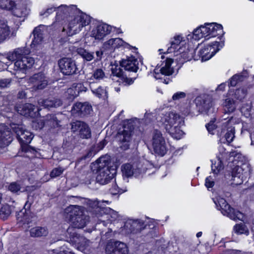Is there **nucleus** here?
Here are the masks:
<instances>
[{"label": "nucleus", "mask_w": 254, "mask_h": 254, "mask_svg": "<svg viewBox=\"0 0 254 254\" xmlns=\"http://www.w3.org/2000/svg\"><path fill=\"white\" fill-rule=\"evenodd\" d=\"M215 123V120L214 119L211 120L208 124L206 125V127L208 130V131L212 134H214L215 132V130L217 129V131L218 133H219L220 129L223 127L224 126H222V122Z\"/></svg>", "instance_id": "nucleus-43"}, {"label": "nucleus", "mask_w": 254, "mask_h": 254, "mask_svg": "<svg viewBox=\"0 0 254 254\" xmlns=\"http://www.w3.org/2000/svg\"><path fill=\"white\" fill-rule=\"evenodd\" d=\"M29 200V197H28V200L26 202L23 209L16 213L17 219L20 222L28 221L30 218L33 217V214L29 210L32 202H30Z\"/></svg>", "instance_id": "nucleus-33"}, {"label": "nucleus", "mask_w": 254, "mask_h": 254, "mask_svg": "<svg viewBox=\"0 0 254 254\" xmlns=\"http://www.w3.org/2000/svg\"><path fill=\"white\" fill-rule=\"evenodd\" d=\"M64 213L66 214V218L70 221L75 220L78 222L77 218H81L85 216L84 208L78 205H70L65 209Z\"/></svg>", "instance_id": "nucleus-22"}, {"label": "nucleus", "mask_w": 254, "mask_h": 254, "mask_svg": "<svg viewBox=\"0 0 254 254\" xmlns=\"http://www.w3.org/2000/svg\"><path fill=\"white\" fill-rule=\"evenodd\" d=\"M56 21L66 20L67 23L63 27V32L71 36L81 31L91 21V17L81 11L76 5L62 4L57 8Z\"/></svg>", "instance_id": "nucleus-1"}, {"label": "nucleus", "mask_w": 254, "mask_h": 254, "mask_svg": "<svg viewBox=\"0 0 254 254\" xmlns=\"http://www.w3.org/2000/svg\"><path fill=\"white\" fill-rule=\"evenodd\" d=\"M252 103H247L244 105L241 109V113L247 118H248L251 115V112L252 110Z\"/></svg>", "instance_id": "nucleus-54"}, {"label": "nucleus", "mask_w": 254, "mask_h": 254, "mask_svg": "<svg viewBox=\"0 0 254 254\" xmlns=\"http://www.w3.org/2000/svg\"><path fill=\"white\" fill-rule=\"evenodd\" d=\"M246 77V75H244L242 73L236 74L231 78L228 84L229 86L234 87L237 85L238 82L242 81Z\"/></svg>", "instance_id": "nucleus-51"}, {"label": "nucleus", "mask_w": 254, "mask_h": 254, "mask_svg": "<svg viewBox=\"0 0 254 254\" xmlns=\"http://www.w3.org/2000/svg\"><path fill=\"white\" fill-rule=\"evenodd\" d=\"M105 202L107 204H110V202L108 200L103 201L102 202L98 201L97 199H85L84 203L87 206L88 211L92 215H95L97 217H99L102 214V212L104 211V208L102 207V203Z\"/></svg>", "instance_id": "nucleus-19"}, {"label": "nucleus", "mask_w": 254, "mask_h": 254, "mask_svg": "<svg viewBox=\"0 0 254 254\" xmlns=\"http://www.w3.org/2000/svg\"><path fill=\"white\" fill-rule=\"evenodd\" d=\"M131 135L130 129H126L125 128L123 130L118 132L116 138L122 150H126L129 148L131 139Z\"/></svg>", "instance_id": "nucleus-24"}, {"label": "nucleus", "mask_w": 254, "mask_h": 254, "mask_svg": "<svg viewBox=\"0 0 254 254\" xmlns=\"http://www.w3.org/2000/svg\"><path fill=\"white\" fill-rule=\"evenodd\" d=\"M110 191L112 194L116 195L120 193L121 191L119 188L115 184L112 186V188L110 189Z\"/></svg>", "instance_id": "nucleus-61"}, {"label": "nucleus", "mask_w": 254, "mask_h": 254, "mask_svg": "<svg viewBox=\"0 0 254 254\" xmlns=\"http://www.w3.org/2000/svg\"><path fill=\"white\" fill-rule=\"evenodd\" d=\"M106 252L107 254H128V249L124 243L116 241L107 245Z\"/></svg>", "instance_id": "nucleus-25"}, {"label": "nucleus", "mask_w": 254, "mask_h": 254, "mask_svg": "<svg viewBox=\"0 0 254 254\" xmlns=\"http://www.w3.org/2000/svg\"><path fill=\"white\" fill-rule=\"evenodd\" d=\"M16 111L19 114L27 117L34 118L40 115V109H37L35 106L30 103L17 106Z\"/></svg>", "instance_id": "nucleus-23"}, {"label": "nucleus", "mask_w": 254, "mask_h": 254, "mask_svg": "<svg viewBox=\"0 0 254 254\" xmlns=\"http://www.w3.org/2000/svg\"><path fill=\"white\" fill-rule=\"evenodd\" d=\"M89 85L95 96L102 99H105L108 98V92L106 87H103L101 86L95 87V84H90Z\"/></svg>", "instance_id": "nucleus-39"}, {"label": "nucleus", "mask_w": 254, "mask_h": 254, "mask_svg": "<svg viewBox=\"0 0 254 254\" xmlns=\"http://www.w3.org/2000/svg\"><path fill=\"white\" fill-rule=\"evenodd\" d=\"M92 111V107L89 103H77L72 108L71 112L73 114H77L82 116L88 114Z\"/></svg>", "instance_id": "nucleus-30"}, {"label": "nucleus", "mask_w": 254, "mask_h": 254, "mask_svg": "<svg viewBox=\"0 0 254 254\" xmlns=\"http://www.w3.org/2000/svg\"><path fill=\"white\" fill-rule=\"evenodd\" d=\"M224 111L229 113L233 112L236 109V105L233 99L228 98L223 103Z\"/></svg>", "instance_id": "nucleus-47"}, {"label": "nucleus", "mask_w": 254, "mask_h": 254, "mask_svg": "<svg viewBox=\"0 0 254 254\" xmlns=\"http://www.w3.org/2000/svg\"><path fill=\"white\" fill-rule=\"evenodd\" d=\"M217 210L221 211L222 214L229 217L234 221L239 220L244 221L245 220V215L238 210H236L232 208L223 198L218 197L213 199Z\"/></svg>", "instance_id": "nucleus-8"}, {"label": "nucleus", "mask_w": 254, "mask_h": 254, "mask_svg": "<svg viewBox=\"0 0 254 254\" xmlns=\"http://www.w3.org/2000/svg\"><path fill=\"white\" fill-rule=\"evenodd\" d=\"M80 243L76 247V249L81 252L84 251L86 248L90 246L91 242L90 240L87 239L85 237L81 238Z\"/></svg>", "instance_id": "nucleus-53"}, {"label": "nucleus", "mask_w": 254, "mask_h": 254, "mask_svg": "<svg viewBox=\"0 0 254 254\" xmlns=\"http://www.w3.org/2000/svg\"><path fill=\"white\" fill-rule=\"evenodd\" d=\"M71 130L79 132V135L82 138H89L91 137V131L89 127L85 123L81 121H76L71 123Z\"/></svg>", "instance_id": "nucleus-26"}, {"label": "nucleus", "mask_w": 254, "mask_h": 254, "mask_svg": "<svg viewBox=\"0 0 254 254\" xmlns=\"http://www.w3.org/2000/svg\"><path fill=\"white\" fill-rule=\"evenodd\" d=\"M12 140L10 131L4 125H0V147L8 145Z\"/></svg>", "instance_id": "nucleus-32"}, {"label": "nucleus", "mask_w": 254, "mask_h": 254, "mask_svg": "<svg viewBox=\"0 0 254 254\" xmlns=\"http://www.w3.org/2000/svg\"><path fill=\"white\" fill-rule=\"evenodd\" d=\"M173 60L167 58L160 65L157 64L154 70V77L156 79H161L162 75H170L174 72V69L171 66Z\"/></svg>", "instance_id": "nucleus-16"}, {"label": "nucleus", "mask_w": 254, "mask_h": 254, "mask_svg": "<svg viewBox=\"0 0 254 254\" xmlns=\"http://www.w3.org/2000/svg\"><path fill=\"white\" fill-rule=\"evenodd\" d=\"M85 223H72L67 229V232L69 234V243L76 248L80 243L81 238L84 237L77 234V229L83 228Z\"/></svg>", "instance_id": "nucleus-18"}, {"label": "nucleus", "mask_w": 254, "mask_h": 254, "mask_svg": "<svg viewBox=\"0 0 254 254\" xmlns=\"http://www.w3.org/2000/svg\"><path fill=\"white\" fill-rule=\"evenodd\" d=\"M45 120V122H44V120H39L33 122V127L38 129L42 128L45 125L53 127L58 125V120L54 115H47Z\"/></svg>", "instance_id": "nucleus-29"}, {"label": "nucleus", "mask_w": 254, "mask_h": 254, "mask_svg": "<svg viewBox=\"0 0 254 254\" xmlns=\"http://www.w3.org/2000/svg\"><path fill=\"white\" fill-rule=\"evenodd\" d=\"M174 138L179 139L184 134L182 127L185 125L184 119L175 111H165L161 113L158 120Z\"/></svg>", "instance_id": "nucleus-4"}, {"label": "nucleus", "mask_w": 254, "mask_h": 254, "mask_svg": "<svg viewBox=\"0 0 254 254\" xmlns=\"http://www.w3.org/2000/svg\"><path fill=\"white\" fill-rule=\"evenodd\" d=\"M229 96H234L236 99L241 100L243 99L247 95V90L244 88H241L236 90L233 93L231 89H230L228 91Z\"/></svg>", "instance_id": "nucleus-46"}, {"label": "nucleus", "mask_w": 254, "mask_h": 254, "mask_svg": "<svg viewBox=\"0 0 254 254\" xmlns=\"http://www.w3.org/2000/svg\"><path fill=\"white\" fill-rule=\"evenodd\" d=\"M12 211V207L8 204L2 205L0 208V217L4 221L10 215Z\"/></svg>", "instance_id": "nucleus-48"}, {"label": "nucleus", "mask_w": 254, "mask_h": 254, "mask_svg": "<svg viewBox=\"0 0 254 254\" xmlns=\"http://www.w3.org/2000/svg\"><path fill=\"white\" fill-rule=\"evenodd\" d=\"M77 54L80 55L83 59L87 61H91L93 59V53L90 52L83 48H78L77 49Z\"/></svg>", "instance_id": "nucleus-49"}, {"label": "nucleus", "mask_w": 254, "mask_h": 254, "mask_svg": "<svg viewBox=\"0 0 254 254\" xmlns=\"http://www.w3.org/2000/svg\"><path fill=\"white\" fill-rule=\"evenodd\" d=\"M57 7L55 6H51L47 8L45 10H43L40 12V15L43 16L44 17H47L54 11H56L57 12Z\"/></svg>", "instance_id": "nucleus-55"}, {"label": "nucleus", "mask_w": 254, "mask_h": 254, "mask_svg": "<svg viewBox=\"0 0 254 254\" xmlns=\"http://www.w3.org/2000/svg\"><path fill=\"white\" fill-rule=\"evenodd\" d=\"M114 29V27L107 23L97 22L90 26L89 35L96 41H103Z\"/></svg>", "instance_id": "nucleus-9"}, {"label": "nucleus", "mask_w": 254, "mask_h": 254, "mask_svg": "<svg viewBox=\"0 0 254 254\" xmlns=\"http://www.w3.org/2000/svg\"><path fill=\"white\" fill-rule=\"evenodd\" d=\"M214 185V181L213 178L211 176L207 177L205 179V186L206 187L209 189L213 187Z\"/></svg>", "instance_id": "nucleus-58"}, {"label": "nucleus", "mask_w": 254, "mask_h": 254, "mask_svg": "<svg viewBox=\"0 0 254 254\" xmlns=\"http://www.w3.org/2000/svg\"><path fill=\"white\" fill-rule=\"evenodd\" d=\"M9 83L7 79L0 80V87L4 88L6 87L7 84Z\"/></svg>", "instance_id": "nucleus-64"}, {"label": "nucleus", "mask_w": 254, "mask_h": 254, "mask_svg": "<svg viewBox=\"0 0 254 254\" xmlns=\"http://www.w3.org/2000/svg\"><path fill=\"white\" fill-rule=\"evenodd\" d=\"M180 111L182 114L185 116L188 115L191 112V105L190 104H187L184 106L180 107Z\"/></svg>", "instance_id": "nucleus-57"}, {"label": "nucleus", "mask_w": 254, "mask_h": 254, "mask_svg": "<svg viewBox=\"0 0 254 254\" xmlns=\"http://www.w3.org/2000/svg\"><path fill=\"white\" fill-rule=\"evenodd\" d=\"M47 32V27L44 25H40L33 30L34 39L31 44L32 48L37 47L42 42L43 36Z\"/></svg>", "instance_id": "nucleus-27"}, {"label": "nucleus", "mask_w": 254, "mask_h": 254, "mask_svg": "<svg viewBox=\"0 0 254 254\" xmlns=\"http://www.w3.org/2000/svg\"><path fill=\"white\" fill-rule=\"evenodd\" d=\"M61 72L65 75H71L79 71L75 62L71 58H63L58 61Z\"/></svg>", "instance_id": "nucleus-15"}, {"label": "nucleus", "mask_w": 254, "mask_h": 254, "mask_svg": "<svg viewBox=\"0 0 254 254\" xmlns=\"http://www.w3.org/2000/svg\"><path fill=\"white\" fill-rule=\"evenodd\" d=\"M67 93L70 95V99L73 100L75 97L78 96L79 91H76V89H74L73 88H70L67 89Z\"/></svg>", "instance_id": "nucleus-60"}, {"label": "nucleus", "mask_w": 254, "mask_h": 254, "mask_svg": "<svg viewBox=\"0 0 254 254\" xmlns=\"http://www.w3.org/2000/svg\"><path fill=\"white\" fill-rule=\"evenodd\" d=\"M28 187L24 185L21 182L11 183L8 186V190L13 193L27 191Z\"/></svg>", "instance_id": "nucleus-41"}, {"label": "nucleus", "mask_w": 254, "mask_h": 254, "mask_svg": "<svg viewBox=\"0 0 254 254\" xmlns=\"http://www.w3.org/2000/svg\"><path fill=\"white\" fill-rule=\"evenodd\" d=\"M94 177L93 176V174L92 173H90L87 175L86 180L84 182V183L86 185H90L92 183V182H94Z\"/></svg>", "instance_id": "nucleus-62"}, {"label": "nucleus", "mask_w": 254, "mask_h": 254, "mask_svg": "<svg viewBox=\"0 0 254 254\" xmlns=\"http://www.w3.org/2000/svg\"><path fill=\"white\" fill-rule=\"evenodd\" d=\"M219 135L220 136V141L221 143L229 144L235 137L234 127L232 126H226V127H223Z\"/></svg>", "instance_id": "nucleus-28"}, {"label": "nucleus", "mask_w": 254, "mask_h": 254, "mask_svg": "<svg viewBox=\"0 0 254 254\" xmlns=\"http://www.w3.org/2000/svg\"><path fill=\"white\" fill-rule=\"evenodd\" d=\"M187 94L182 91L177 92L174 93L172 96V100L174 101H179L186 97Z\"/></svg>", "instance_id": "nucleus-56"}, {"label": "nucleus", "mask_w": 254, "mask_h": 254, "mask_svg": "<svg viewBox=\"0 0 254 254\" xmlns=\"http://www.w3.org/2000/svg\"><path fill=\"white\" fill-rule=\"evenodd\" d=\"M53 254H72L71 252H68L67 251H58V250H53Z\"/></svg>", "instance_id": "nucleus-63"}, {"label": "nucleus", "mask_w": 254, "mask_h": 254, "mask_svg": "<svg viewBox=\"0 0 254 254\" xmlns=\"http://www.w3.org/2000/svg\"><path fill=\"white\" fill-rule=\"evenodd\" d=\"M49 83V78L43 72L34 74L29 78L27 85L25 86L26 89L31 91H36L45 88Z\"/></svg>", "instance_id": "nucleus-11"}, {"label": "nucleus", "mask_w": 254, "mask_h": 254, "mask_svg": "<svg viewBox=\"0 0 254 254\" xmlns=\"http://www.w3.org/2000/svg\"><path fill=\"white\" fill-rule=\"evenodd\" d=\"M170 44L167 53H174L175 56H178L179 51L183 50L185 46H187L186 42L181 35L175 36L171 40Z\"/></svg>", "instance_id": "nucleus-21"}, {"label": "nucleus", "mask_w": 254, "mask_h": 254, "mask_svg": "<svg viewBox=\"0 0 254 254\" xmlns=\"http://www.w3.org/2000/svg\"><path fill=\"white\" fill-rule=\"evenodd\" d=\"M29 53L28 49L20 48L4 55H0V71L6 69L11 62L15 61L13 66L15 74L19 72L25 73L35 63L34 58L29 56Z\"/></svg>", "instance_id": "nucleus-2"}, {"label": "nucleus", "mask_w": 254, "mask_h": 254, "mask_svg": "<svg viewBox=\"0 0 254 254\" xmlns=\"http://www.w3.org/2000/svg\"><path fill=\"white\" fill-rule=\"evenodd\" d=\"M13 130L16 134L17 138L20 143L22 150L24 152L30 151V146L28 145V144L32 140L34 137L33 134L20 126H15L13 127Z\"/></svg>", "instance_id": "nucleus-14"}, {"label": "nucleus", "mask_w": 254, "mask_h": 254, "mask_svg": "<svg viewBox=\"0 0 254 254\" xmlns=\"http://www.w3.org/2000/svg\"><path fill=\"white\" fill-rule=\"evenodd\" d=\"M30 236L33 237H39L46 236L48 234V230L46 227H35L32 228L30 231Z\"/></svg>", "instance_id": "nucleus-44"}, {"label": "nucleus", "mask_w": 254, "mask_h": 254, "mask_svg": "<svg viewBox=\"0 0 254 254\" xmlns=\"http://www.w3.org/2000/svg\"><path fill=\"white\" fill-rule=\"evenodd\" d=\"M104 211L102 212V213H104L103 216L105 217L110 221L112 222L115 221H120L124 220L126 221H132V222H144V221H148V222H150V218L149 217H145V220H139L138 219H132L131 218H129L127 217H124L122 218V216H120L118 214V212L114 211L113 209H110V208H105Z\"/></svg>", "instance_id": "nucleus-17"}, {"label": "nucleus", "mask_w": 254, "mask_h": 254, "mask_svg": "<svg viewBox=\"0 0 254 254\" xmlns=\"http://www.w3.org/2000/svg\"><path fill=\"white\" fill-rule=\"evenodd\" d=\"M64 170L61 168H57L53 170V171L51 173V177L52 178H55L61 175L63 172Z\"/></svg>", "instance_id": "nucleus-59"}, {"label": "nucleus", "mask_w": 254, "mask_h": 254, "mask_svg": "<svg viewBox=\"0 0 254 254\" xmlns=\"http://www.w3.org/2000/svg\"><path fill=\"white\" fill-rule=\"evenodd\" d=\"M120 47L133 49L135 51L136 50L135 47L131 46L128 43L125 42L122 39L119 38H112L108 40L104 43L103 46V48L104 50L109 51L110 52H112L116 48Z\"/></svg>", "instance_id": "nucleus-20"}, {"label": "nucleus", "mask_w": 254, "mask_h": 254, "mask_svg": "<svg viewBox=\"0 0 254 254\" xmlns=\"http://www.w3.org/2000/svg\"><path fill=\"white\" fill-rule=\"evenodd\" d=\"M121 66L126 70L136 72L138 69V62L134 57L131 56L124 59L121 62Z\"/></svg>", "instance_id": "nucleus-31"}, {"label": "nucleus", "mask_w": 254, "mask_h": 254, "mask_svg": "<svg viewBox=\"0 0 254 254\" xmlns=\"http://www.w3.org/2000/svg\"><path fill=\"white\" fill-rule=\"evenodd\" d=\"M152 146L154 153L160 156H163L167 152V146L162 132L155 130L152 133L151 140Z\"/></svg>", "instance_id": "nucleus-13"}, {"label": "nucleus", "mask_w": 254, "mask_h": 254, "mask_svg": "<svg viewBox=\"0 0 254 254\" xmlns=\"http://www.w3.org/2000/svg\"><path fill=\"white\" fill-rule=\"evenodd\" d=\"M147 226L145 223H125L122 228V232L126 234L137 233L140 232L142 230L146 228Z\"/></svg>", "instance_id": "nucleus-35"}, {"label": "nucleus", "mask_w": 254, "mask_h": 254, "mask_svg": "<svg viewBox=\"0 0 254 254\" xmlns=\"http://www.w3.org/2000/svg\"><path fill=\"white\" fill-rule=\"evenodd\" d=\"M62 104V102L60 99L53 97H49L46 99H41L38 101V105L40 108H57L60 106Z\"/></svg>", "instance_id": "nucleus-37"}, {"label": "nucleus", "mask_w": 254, "mask_h": 254, "mask_svg": "<svg viewBox=\"0 0 254 254\" xmlns=\"http://www.w3.org/2000/svg\"><path fill=\"white\" fill-rule=\"evenodd\" d=\"M97 164V175L96 181L101 185L108 184L116 175L117 171L115 167L109 166L108 158L103 156L96 161Z\"/></svg>", "instance_id": "nucleus-6"}, {"label": "nucleus", "mask_w": 254, "mask_h": 254, "mask_svg": "<svg viewBox=\"0 0 254 254\" xmlns=\"http://www.w3.org/2000/svg\"><path fill=\"white\" fill-rule=\"evenodd\" d=\"M147 161L136 162L132 164L127 163L122 166V172L124 178H127L134 176L139 177L142 175L146 171V167Z\"/></svg>", "instance_id": "nucleus-10"}, {"label": "nucleus", "mask_w": 254, "mask_h": 254, "mask_svg": "<svg viewBox=\"0 0 254 254\" xmlns=\"http://www.w3.org/2000/svg\"><path fill=\"white\" fill-rule=\"evenodd\" d=\"M196 106L199 111L208 113L212 106V104L209 100H205L201 97H197L195 99Z\"/></svg>", "instance_id": "nucleus-40"}, {"label": "nucleus", "mask_w": 254, "mask_h": 254, "mask_svg": "<svg viewBox=\"0 0 254 254\" xmlns=\"http://www.w3.org/2000/svg\"><path fill=\"white\" fill-rule=\"evenodd\" d=\"M228 165L232 169L231 184L234 186L242 184L251 172V166L247 157L236 151L230 152Z\"/></svg>", "instance_id": "nucleus-3"}, {"label": "nucleus", "mask_w": 254, "mask_h": 254, "mask_svg": "<svg viewBox=\"0 0 254 254\" xmlns=\"http://www.w3.org/2000/svg\"><path fill=\"white\" fill-rule=\"evenodd\" d=\"M10 33L9 27L6 22L0 21V43L8 36Z\"/></svg>", "instance_id": "nucleus-42"}, {"label": "nucleus", "mask_w": 254, "mask_h": 254, "mask_svg": "<svg viewBox=\"0 0 254 254\" xmlns=\"http://www.w3.org/2000/svg\"><path fill=\"white\" fill-rule=\"evenodd\" d=\"M15 4V0H0V7L11 10Z\"/></svg>", "instance_id": "nucleus-52"}, {"label": "nucleus", "mask_w": 254, "mask_h": 254, "mask_svg": "<svg viewBox=\"0 0 254 254\" xmlns=\"http://www.w3.org/2000/svg\"><path fill=\"white\" fill-rule=\"evenodd\" d=\"M223 34V26L217 23H205L195 29L192 33L187 36L188 40L191 39L197 41L205 38L209 39Z\"/></svg>", "instance_id": "nucleus-5"}, {"label": "nucleus", "mask_w": 254, "mask_h": 254, "mask_svg": "<svg viewBox=\"0 0 254 254\" xmlns=\"http://www.w3.org/2000/svg\"><path fill=\"white\" fill-rule=\"evenodd\" d=\"M219 153L217 156L216 158L211 160V171L215 175L220 174L223 170L224 165L228 162H229V156L230 152L226 151V150L223 147H220Z\"/></svg>", "instance_id": "nucleus-12"}, {"label": "nucleus", "mask_w": 254, "mask_h": 254, "mask_svg": "<svg viewBox=\"0 0 254 254\" xmlns=\"http://www.w3.org/2000/svg\"><path fill=\"white\" fill-rule=\"evenodd\" d=\"M193 53V50L189 49L187 46H185L183 50L179 51L178 56H175L177 57L176 60L181 64L189 61L192 58H194Z\"/></svg>", "instance_id": "nucleus-36"}, {"label": "nucleus", "mask_w": 254, "mask_h": 254, "mask_svg": "<svg viewBox=\"0 0 254 254\" xmlns=\"http://www.w3.org/2000/svg\"><path fill=\"white\" fill-rule=\"evenodd\" d=\"M15 16L20 18L26 17L29 13L30 9L23 4H16L11 10Z\"/></svg>", "instance_id": "nucleus-38"}, {"label": "nucleus", "mask_w": 254, "mask_h": 254, "mask_svg": "<svg viewBox=\"0 0 254 254\" xmlns=\"http://www.w3.org/2000/svg\"><path fill=\"white\" fill-rule=\"evenodd\" d=\"M223 46L222 43L213 41L207 44L199 45L196 49L194 60H200L205 62L210 59Z\"/></svg>", "instance_id": "nucleus-7"}, {"label": "nucleus", "mask_w": 254, "mask_h": 254, "mask_svg": "<svg viewBox=\"0 0 254 254\" xmlns=\"http://www.w3.org/2000/svg\"><path fill=\"white\" fill-rule=\"evenodd\" d=\"M240 122V119L236 117L224 118L222 120V124L225 127L226 126H232L234 124H239Z\"/></svg>", "instance_id": "nucleus-50"}, {"label": "nucleus", "mask_w": 254, "mask_h": 254, "mask_svg": "<svg viewBox=\"0 0 254 254\" xmlns=\"http://www.w3.org/2000/svg\"><path fill=\"white\" fill-rule=\"evenodd\" d=\"M105 78V73L101 68L96 69L92 73L87 74L86 76L87 82L89 84H95L104 80Z\"/></svg>", "instance_id": "nucleus-34"}, {"label": "nucleus", "mask_w": 254, "mask_h": 254, "mask_svg": "<svg viewBox=\"0 0 254 254\" xmlns=\"http://www.w3.org/2000/svg\"><path fill=\"white\" fill-rule=\"evenodd\" d=\"M234 232L238 234H245L248 235L249 234V227L246 223H237L234 227Z\"/></svg>", "instance_id": "nucleus-45"}]
</instances>
